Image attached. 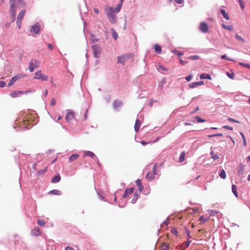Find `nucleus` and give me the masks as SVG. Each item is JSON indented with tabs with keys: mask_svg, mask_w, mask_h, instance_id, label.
Wrapping results in <instances>:
<instances>
[{
	"mask_svg": "<svg viewBox=\"0 0 250 250\" xmlns=\"http://www.w3.org/2000/svg\"><path fill=\"white\" fill-rule=\"evenodd\" d=\"M104 12L106 15L109 21L112 24H116L118 21V18L115 12H114L112 7L105 6L104 7Z\"/></svg>",
	"mask_w": 250,
	"mask_h": 250,
	"instance_id": "nucleus-1",
	"label": "nucleus"
},
{
	"mask_svg": "<svg viewBox=\"0 0 250 250\" xmlns=\"http://www.w3.org/2000/svg\"><path fill=\"white\" fill-rule=\"evenodd\" d=\"M92 50L95 58H99L101 57L102 48L99 45L96 44L92 45Z\"/></svg>",
	"mask_w": 250,
	"mask_h": 250,
	"instance_id": "nucleus-2",
	"label": "nucleus"
},
{
	"mask_svg": "<svg viewBox=\"0 0 250 250\" xmlns=\"http://www.w3.org/2000/svg\"><path fill=\"white\" fill-rule=\"evenodd\" d=\"M133 58V54L131 53L125 54L122 55L117 58L118 62L122 64H125V62L128 59H132Z\"/></svg>",
	"mask_w": 250,
	"mask_h": 250,
	"instance_id": "nucleus-3",
	"label": "nucleus"
},
{
	"mask_svg": "<svg viewBox=\"0 0 250 250\" xmlns=\"http://www.w3.org/2000/svg\"><path fill=\"white\" fill-rule=\"evenodd\" d=\"M40 62L37 59H32L29 63V70L30 72L34 71L35 68L38 67L40 65Z\"/></svg>",
	"mask_w": 250,
	"mask_h": 250,
	"instance_id": "nucleus-4",
	"label": "nucleus"
},
{
	"mask_svg": "<svg viewBox=\"0 0 250 250\" xmlns=\"http://www.w3.org/2000/svg\"><path fill=\"white\" fill-rule=\"evenodd\" d=\"M41 26L39 22H36L31 26L30 29V32L33 35H37L39 33L41 30Z\"/></svg>",
	"mask_w": 250,
	"mask_h": 250,
	"instance_id": "nucleus-5",
	"label": "nucleus"
},
{
	"mask_svg": "<svg viewBox=\"0 0 250 250\" xmlns=\"http://www.w3.org/2000/svg\"><path fill=\"white\" fill-rule=\"evenodd\" d=\"M34 79L41 80L42 81H47L48 77L42 74L41 70H38L35 73Z\"/></svg>",
	"mask_w": 250,
	"mask_h": 250,
	"instance_id": "nucleus-6",
	"label": "nucleus"
},
{
	"mask_svg": "<svg viewBox=\"0 0 250 250\" xmlns=\"http://www.w3.org/2000/svg\"><path fill=\"white\" fill-rule=\"evenodd\" d=\"M199 30L203 33H207L208 31V26L207 23L205 22H201L199 26Z\"/></svg>",
	"mask_w": 250,
	"mask_h": 250,
	"instance_id": "nucleus-7",
	"label": "nucleus"
},
{
	"mask_svg": "<svg viewBox=\"0 0 250 250\" xmlns=\"http://www.w3.org/2000/svg\"><path fill=\"white\" fill-rule=\"evenodd\" d=\"M27 91H15L10 93V96L12 98H17L20 97L21 95L23 94L24 93H27Z\"/></svg>",
	"mask_w": 250,
	"mask_h": 250,
	"instance_id": "nucleus-8",
	"label": "nucleus"
},
{
	"mask_svg": "<svg viewBox=\"0 0 250 250\" xmlns=\"http://www.w3.org/2000/svg\"><path fill=\"white\" fill-rule=\"evenodd\" d=\"M21 78L20 75L18 74L12 77L8 84L9 87L12 86L17 80Z\"/></svg>",
	"mask_w": 250,
	"mask_h": 250,
	"instance_id": "nucleus-9",
	"label": "nucleus"
},
{
	"mask_svg": "<svg viewBox=\"0 0 250 250\" xmlns=\"http://www.w3.org/2000/svg\"><path fill=\"white\" fill-rule=\"evenodd\" d=\"M10 12H11V21L14 22L16 19V9H13V6H10Z\"/></svg>",
	"mask_w": 250,
	"mask_h": 250,
	"instance_id": "nucleus-10",
	"label": "nucleus"
},
{
	"mask_svg": "<svg viewBox=\"0 0 250 250\" xmlns=\"http://www.w3.org/2000/svg\"><path fill=\"white\" fill-rule=\"evenodd\" d=\"M238 168L237 174L239 176L242 177L244 173V165L241 163L239 164Z\"/></svg>",
	"mask_w": 250,
	"mask_h": 250,
	"instance_id": "nucleus-11",
	"label": "nucleus"
},
{
	"mask_svg": "<svg viewBox=\"0 0 250 250\" xmlns=\"http://www.w3.org/2000/svg\"><path fill=\"white\" fill-rule=\"evenodd\" d=\"M74 117V113L72 111H69L66 113L65 119L67 122H70Z\"/></svg>",
	"mask_w": 250,
	"mask_h": 250,
	"instance_id": "nucleus-12",
	"label": "nucleus"
},
{
	"mask_svg": "<svg viewBox=\"0 0 250 250\" xmlns=\"http://www.w3.org/2000/svg\"><path fill=\"white\" fill-rule=\"evenodd\" d=\"M136 184L139 188L138 189L140 192H142L144 190V188L143 186L141 180L139 179H138L136 181Z\"/></svg>",
	"mask_w": 250,
	"mask_h": 250,
	"instance_id": "nucleus-13",
	"label": "nucleus"
},
{
	"mask_svg": "<svg viewBox=\"0 0 250 250\" xmlns=\"http://www.w3.org/2000/svg\"><path fill=\"white\" fill-rule=\"evenodd\" d=\"M123 104V103L119 100H116L113 102V107L115 109L117 107L122 106Z\"/></svg>",
	"mask_w": 250,
	"mask_h": 250,
	"instance_id": "nucleus-14",
	"label": "nucleus"
},
{
	"mask_svg": "<svg viewBox=\"0 0 250 250\" xmlns=\"http://www.w3.org/2000/svg\"><path fill=\"white\" fill-rule=\"evenodd\" d=\"M31 234L33 236H39L41 234V231L39 228H35L31 230Z\"/></svg>",
	"mask_w": 250,
	"mask_h": 250,
	"instance_id": "nucleus-15",
	"label": "nucleus"
},
{
	"mask_svg": "<svg viewBox=\"0 0 250 250\" xmlns=\"http://www.w3.org/2000/svg\"><path fill=\"white\" fill-rule=\"evenodd\" d=\"M25 10H21L19 13V14L18 15V17H17V20L18 21H22L24 15H25Z\"/></svg>",
	"mask_w": 250,
	"mask_h": 250,
	"instance_id": "nucleus-16",
	"label": "nucleus"
},
{
	"mask_svg": "<svg viewBox=\"0 0 250 250\" xmlns=\"http://www.w3.org/2000/svg\"><path fill=\"white\" fill-rule=\"evenodd\" d=\"M61 179V176L59 174L54 176L53 178L51 180V182L52 183H57L60 181Z\"/></svg>",
	"mask_w": 250,
	"mask_h": 250,
	"instance_id": "nucleus-17",
	"label": "nucleus"
},
{
	"mask_svg": "<svg viewBox=\"0 0 250 250\" xmlns=\"http://www.w3.org/2000/svg\"><path fill=\"white\" fill-rule=\"evenodd\" d=\"M140 126L141 122L138 119H137L135 121V124L134 125V130L136 132L139 131V129L140 128Z\"/></svg>",
	"mask_w": 250,
	"mask_h": 250,
	"instance_id": "nucleus-18",
	"label": "nucleus"
},
{
	"mask_svg": "<svg viewBox=\"0 0 250 250\" xmlns=\"http://www.w3.org/2000/svg\"><path fill=\"white\" fill-rule=\"evenodd\" d=\"M200 78L201 79H207V80H211V77L209 74L207 73H203L200 75Z\"/></svg>",
	"mask_w": 250,
	"mask_h": 250,
	"instance_id": "nucleus-19",
	"label": "nucleus"
},
{
	"mask_svg": "<svg viewBox=\"0 0 250 250\" xmlns=\"http://www.w3.org/2000/svg\"><path fill=\"white\" fill-rule=\"evenodd\" d=\"M222 26L224 29L228 30L229 31H232L233 30V27L232 25H227L223 23Z\"/></svg>",
	"mask_w": 250,
	"mask_h": 250,
	"instance_id": "nucleus-20",
	"label": "nucleus"
},
{
	"mask_svg": "<svg viewBox=\"0 0 250 250\" xmlns=\"http://www.w3.org/2000/svg\"><path fill=\"white\" fill-rule=\"evenodd\" d=\"M220 12H221V14L222 15V16H223V17L225 19H226L227 20H229V17L228 14L225 11V10L221 9Z\"/></svg>",
	"mask_w": 250,
	"mask_h": 250,
	"instance_id": "nucleus-21",
	"label": "nucleus"
},
{
	"mask_svg": "<svg viewBox=\"0 0 250 250\" xmlns=\"http://www.w3.org/2000/svg\"><path fill=\"white\" fill-rule=\"evenodd\" d=\"M122 7V3H119L116 7L113 8L114 12L118 13L120 12Z\"/></svg>",
	"mask_w": 250,
	"mask_h": 250,
	"instance_id": "nucleus-22",
	"label": "nucleus"
},
{
	"mask_svg": "<svg viewBox=\"0 0 250 250\" xmlns=\"http://www.w3.org/2000/svg\"><path fill=\"white\" fill-rule=\"evenodd\" d=\"M79 157V154H72L71 155L69 158V161L70 162H73L76 160H77Z\"/></svg>",
	"mask_w": 250,
	"mask_h": 250,
	"instance_id": "nucleus-23",
	"label": "nucleus"
},
{
	"mask_svg": "<svg viewBox=\"0 0 250 250\" xmlns=\"http://www.w3.org/2000/svg\"><path fill=\"white\" fill-rule=\"evenodd\" d=\"M232 192L234 194V196L236 197H238V195L237 191V187L235 185H232L231 187Z\"/></svg>",
	"mask_w": 250,
	"mask_h": 250,
	"instance_id": "nucleus-24",
	"label": "nucleus"
},
{
	"mask_svg": "<svg viewBox=\"0 0 250 250\" xmlns=\"http://www.w3.org/2000/svg\"><path fill=\"white\" fill-rule=\"evenodd\" d=\"M111 33L112 34V37L114 38V40H117L118 38V35L117 32L113 29H111Z\"/></svg>",
	"mask_w": 250,
	"mask_h": 250,
	"instance_id": "nucleus-25",
	"label": "nucleus"
},
{
	"mask_svg": "<svg viewBox=\"0 0 250 250\" xmlns=\"http://www.w3.org/2000/svg\"><path fill=\"white\" fill-rule=\"evenodd\" d=\"M154 50H155V51L157 53V54H160L162 52V49H161V46L158 45V44H155L154 45Z\"/></svg>",
	"mask_w": 250,
	"mask_h": 250,
	"instance_id": "nucleus-26",
	"label": "nucleus"
},
{
	"mask_svg": "<svg viewBox=\"0 0 250 250\" xmlns=\"http://www.w3.org/2000/svg\"><path fill=\"white\" fill-rule=\"evenodd\" d=\"M84 156H88L91 158H94L95 157V154L93 152L90 151H85L84 153Z\"/></svg>",
	"mask_w": 250,
	"mask_h": 250,
	"instance_id": "nucleus-27",
	"label": "nucleus"
},
{
	"mask_svg": "<svg viewBox=\"0 0 250 250\" xmlns=\"http://www.w3.org/2000/svg\"><path fill=\"white\" fill-rule=\"evenodd\" d=\"M138 197H139V194L138 193H137V192H135L134 193V196H133V198L131 201V203L132 204H135V202L137 201V199H138Z\"/></svg>",
	"mask_w": 250,
	"mask_h": 250,
	"instance_id": "nucleus-28",
	"label": "nucleus"
},
{
	"mask_svg": "<svg viewBox=\"0 0 250 250\" xmlns=\"http://www.w3.org/2000/svg\"><path fill=\"white\" fill-rule=\"evenodd\" d=\"M49 193H51L52 194L56 195H59L61 194V191L58 189H53L51 190L49 192Z\"/></svg>",
	"mask_w": 250,
	"mask_h": 250,
	"instance_id": "nucleus-29",
	"label": "nucleus"
},
{
	"mask_svg": "<svg viewBox=\"0 0 250 250\" xmlns=\"http://www.w3.org/2000/svg\"><path fill=\"white\" fill-rule=\"evenodd\" d=\"M47 171V167L42 170H39L37 172V174L38 175H43Z\"/></svg>",
	"mask_w": 250,
	"mask_h": 250,
	"instance_id": "nucleus-30",
	"label": "nucleus"
},
{
	"mask_svg": "<svg viewBox=\"0 0 250 250\" xmlns=\"http://www.w3.org/2000/svg\"><path fill=\"white\" fill-rule=\"evenodd\" d=\"M219 176L221 178L223 179L226 178V174L225 171L224 169L221 170L220 173L219 174Z\"/></svg>",
	"mask_w": 250,
	"mask_h": 250,
	"instance_id": "nucleus-31",
	"label": "nucleus"
},
{
	"mask_svg": "<svg viewBox=\"0 0 250 250\" xmlns=\"http://www.w3.org/2000/svg\"><path fill=\"white\" fill-rule=\"evenodd\" d=\"M185 152H182L179 158V161L180 162H182L184 161L185 159Z\"/></svg>",
	"mask_w": 250,
	"mask_h": 250,
	"instance_id": "nucleus-32",
	"label": "nucleus"
},
{
	"mask_svg": "<svg viewBox=\"0 0 250 250\" xmlns=\"http://www.w3.org/2000/svg\"><path fill=\"white\" fill-rule=\"evenodd\" d=\"M197 82L191 83L188 84V86L191 88H193L198 86Z\"/></svg>",
	"mask_w": 250,
	"mask_h": 250,
	"instance_id": "nucleus-33",
	"label": "nucleus"
},
{
	"mask_svg": "<svg viewBox=\"0 0 250 250\" xmlns=\"http://www.w3.org/2000/svg\"><path fill=\"white\" fill-rule=\"evenodd\" d=\"M200 57L198 55H193L190 56L188 58L190 60H196L199 59Z\"/></svg>",
	"mask_w": 250,
	"mask_h": 250,
	"instance_id": "nucleus-34",
	"label": "nucleus"
},
{
	"mask_svg": "<svg viewBox=\"0 0 250 250\" xmlns=\"http://www.w3.org/2000/svg\"><path fill=\"white\" fill-rule=\"evenodd\" d=\"M168 249L169 247L166 243H164L161 247L160 250H168Z\"/></svg>",
	"mask_w": 250,
	"mask_h": 250,
	"instance_id": "nucleus-35",
	"label": "nucleus"
},
{
	"mask_svg": "<svg viewBox=\"0 0 250 250\" xmlns=\"http://www.w3.org/2000/svg\"><path fill=\"white\" fill-rule=\"evenodd\" d=\"M238 64L240 66H244L246 68H249L250 69V64H248L246 63H244V62H239Z\"/></svg>",
	"mask_w": 250,
	"mask_h": 250,
	"instance_id": "nucleus-36",
	"label": "nucleus"
},
{
	"mask_svg": "<svg viewBox=\"0 0 250 250\" xmlns=\"http://www.w3.org/2000/svg\"><path fill=\"white\" fill-rule=\"evenodd\" d=\"M195 118L196 119V120L198 123H203V122H205V120L204 119H202V118L200 116H195Z\"/></svg>",
	"mask_w": 250,
	"mask_h": 250,
	"instance_id": "nucleus-37",
	"label": "nucleus"
},
{
	"mask_svg": "<svg viewBox=\"0 0 250 250\" xmlns=\"http://www.w3.org/2000/svg\"><path fill=\"white\" fill-rule=\"evenodd\" d=\"M221 58L222 59L227 60L229 61H232V62L234 61V60H233L232 59H230L229 57H228L227 55H226V54L222 55L221 57Z\"/></svg>",
	"mask_w": 250,
	"mask_h": 250,
	"instance_id": "nucleus-38",
	"label": "nucleus"
},
{
	"mask_svg": "<svg viewBox=\"0 0 250 250\" xmlns=\"http://www.w3.org/2000/svg\"><path fill=\"white\" fill-rule=\"evenodd\" d=\"M125 192L127 193V194H131L133 191H134V188H127L125 190Z\"/></svg>",
	"mask_w": 250,
	"mask_h": 250,
	"instance_id": "nucleus-39",
	"label": "nucleus"
},
{
	"mask_svg": "<svg viewBox=\"0 0 250 250\" xmlns=\"http://www.w3.org/2000/svg\"><path fill=\"white\" fill-rule=\"evenodd\" d=\"M237 0L240 4L241 8L242 9H244L245 8V2L243 1L242 0Z\"/></svg>",
	"mask_w": 250,
	"mask_h": 250,
	"instance_id": "nucleus-40",
	"label": "nucleus"
},
{
	"mask_svg": "<svg viewBox=\"0 0 250 250\" xmlns=\"http://www.w3.org/2000/svg\"><path fill=\"white\" fill-rule=\"evenodd\" d=\"M157 167H158V164H154V165L153 167V170H152V171H153L152 174H153V175L156 174Z\"/></svg>",
	"mask_w": 250,
	"mask_h": 250,
	"instance_id": "nucleus-41",
	"label": "nucleus"
},
{
	"mask_svg": "<svg viewBox=\"0 0 250 250\" xmlns=\"http://www.w3.org/2000/svg\"><path fill=\"white\" fill-rule=\"evenodd\" d=\"M218 213V211L215 210H209V213L210 216H215Z\"/></svg>",
	"mask_w": 250,
	"mask_h": 250,
	"instance_id": "nucleus-42",
	"label": "nucleus"
},
{
	"mask_svg": "<svg viewBox=\"0 0 250 250\" xmlns=\"http://www.w3.org/2000/svg\"><path fill=\"white\" fill-rule=\"evenodd\" d=\"M226 74L228 76V77L231 79H233L234 78L235 74L233 72H231L230 73L229 72H227Z\"/></svg>",
	"mask_w": 250,
	"mask_h": 250,
	"instance_id": "nucleus-43",
	"label": "nucleus"
},
{
	"mask_svg": "<svg viewBox=\"0 0 250 250\" xmlns=\"http://www.w3.org/2000/svg\"><path fill=\"white\" fill-rule=\"evenodd\" d=\"M235 38L237 40L242 42H245V40L241 37H240L237 34L235 35Z\"/></svg>",
	"mask_w": 250,
	"mask_h": 250,
	"instance_id": "nucleus-44",
	"label": "nucleus"
},
{
	"mask_svg": "<svg viewBox=\"0 0 250 250\" xmlns=\"http://www.w3.org/2000/svg\"><path fill=\"white\" fill-rule=\"evenodd\" d=\"M173 52L175 54H176L179 57L182 56L184 55V53L182 52L179 51H177L175 50H173Z\"/></svg>",
	"mask_w": 250,
	"mask_h": 250,
	"instance_id": "nucleus-45",
	"label": "nucleus"
},
{
	"mask_svg": "<svg viewBox=\"0 0 250 250\" xmlns=\"http://www.w3.org/2000/svg\"><path fill=\"white\" fill-rule=\"evenodd\" d=\"M146 178H147L148 179L152 180L154 178V176L153 174L148 172L146 176Z\"/></svg>",
	"mask_w": 250,
	"mask_h": 250,
	"instance_id": "nucleus-46",
	"label": "nucleus"
},
{
	"mask_svg": "<svg viewBox=\"0 0 250 250\" xmlns=\"http://www.w3.org/2000/svg\"><path fill=\"white\" fill-rule=\"evenodd\" d=\"M37 224L41 226H43L45 225V222L42 220H38L37 221Z\"/></svg>",
	"mask_w": 250,
	"mask_h": 250,
	"instance_id": "nucleus-47",
	"label": "nucleus"
},
{
	"mask_svg": "<svg viewBox=\"0 0 250 250\" xmlns=\"http://www.w3.org/2000/svg\"><path fill=\"white\" fill-rule=\"evenodd\" d=\"M210 154L211 155V158L214 160H217L219 158L217 154H214L213 152H211Z\"/></svg>",
	"mask_w": 250,
	"mask_h": 250,
	"instance_id": "nucleus-48",
	"label": "nucleus"
},
{
	"mask_svg": "<svg viewBox=\"0 0 250 250\" xmlns=\"http://www.w3.org/2000/svg\"><path fill=\"white\" fill-rule=\"evenodd\" d=\"M16 0H10V2L11 3V6H13V9H16V6L15 5Z\"/></svg>",
	"mask_w": 250,
	"mask_h": 250,
	"instance_id": "nucleus-49",
	"label": "nucleus"
},
{
	"mask_svg": "<svg viewBox=\"0 0 250 250\" xmlns=\"http://www.w3.org/2000/svg\"><path fill=\"white\" fill-rule=\"evenodd\" d=\"M223 135L222 133H218V134H215L213 135H208V138L213 137H217V136H222Z\"/></svg>",
	"mask_w": 250,
	"mask_h": 250,
	"instance_id": "nucleus-50",
	"label": "nucleus"
},
{
	"mask_svg": "<svg viewBox=\"0 0 250 250\" xmlns=\"http://www.w3.org/2000/svg\"><path fill=\"white\" fill-rule=\"evenodd\" d=\"M222 128H225V129H229V130H233V127H232L231 126H229V125H227L222 126Z\"/></svg>",
	"mask_w": 250,
	"mask_h": 250,
	"instance_id": "nucleus-51",
	"label": "nucleus"
},
{
	"mask_svg": "<svg viewBox=\"0 0 250 250\" xmlns=\"http://www.w3.org/2000/svg\"><path fill=\"white\" fill-rule=\"evenodd\" d=\"M228 120L230 122H231L232 123H239V121L236 120H235L234 119H232V118H228Z\"/></svg>",
	"mask_w": 250,
	"mask_h": 250,
	"instance_id": "nucleus-52",
	"label": "nucleus"
},
{
	"mask_svg": "<svg viewBox=\"0 0 250 250\" xmlns=\"http://www.w3.org/2000/svg\"><path fill=\"white\" fill-rule=\"evenodd\" d=\"M192 78V74H190L187 77H186V80L188 81V82H189L190 81Z\"/></svg>",
	"mask_w": 250,
	"mask_h": 250,
	"instance_id": "nucleus-53",
	"label": "nucleus"
},
{
	"mask_svg": "<svg viewBox=\"0 0 250 250\" xmlns=\"http://www.w3.org/2000/svg\"><path fill=\"white\" fill-rule=\"evenodd\" d=\"M24 125H27V126H24L23 128H25L26 129H28V128H29L30 127H31L32 126V125H30V127L29 126V125H27V124H28V121H24Z\"/></svg>",
	"mask_w": 250,
	"mask_h": 250,
	"instance_id": "nucleus-54",
	"label": "nucleus"
},
{
	"mask_svg": "<svg viewBox=\"0 0 250 250\" xmlns=\"http://www.w3.org/2000/svg\"><path fill=\"white\" fill-rule=\"evenodd\" d=\"M6 83L3 81H0V87H3L5 86Z\"/></svg>",
	"mask_w": 250,
	"mask_h": 250,
	"instance_id": "nucleus-55",
	"label": "nucleus"
},
{
	"mask_svg": "<svg viewBox=\"0 0 250 250\" xmlns=\"http://www.w3.org/2000/svg\"><path fill=\"white\" fill-rule=\"evenodd\" d=\"M190 243V240H188L187 242H186V245L185 246H183V249H186L187 248H188V246L189 245Z\"/></svg>",
	"mask_w": 250,
	"mask_h": 250,
	"instance_id": "nucleus-56",
	"label": "nucleus"
},
{
	"mask_svg": "<svg viewBox=\"0 0 250 250\" xmlns=\"http://www.w3.org/2000/svg\"><path fill=\"white\" fill-rule=\"evenodd\" d=\"M159 68L160 69H161L162 70H164V71H167L168 70V69L167 68L165 67L163 65H159Z\"/></svg>",
	"mask_w": 250,
	"mask_h": 250,
	"instance_id": "nucleus-57",
	"label": "nucleus"
},
{
	"mask_svg": "<svg viewBox=\"0 0 250 250\" xmlns=\"http://www.w3.org/2000/svg\"><path fill=\"white\" fill-rule=\"evenodd\" d=\"M21 21H22L17 20V24L19 29L21 28Z\"/></svg>",
	"mask_w": 250,
	"mask_h": 250,
	"instance_id": "nucleus-58",
	"label": "nucleus"
},
{
	"mask_svg": "<svg viewBox=\"0 0 250 250\" xmlns=\"http://www.w3.org/2000/svg\"><path fill=\"white\" fill-rule=\"evenodd\" d=\"M171 232L173 233V234H175V235H177V229L174 228H173L171 229Z\"/></svg>",
	"mask_w": 250,
	"mask_h": 250,
	"instance_id": "nucleus-59",
	"label": "nucleus"
},
{
	"mask_svg": "<svg viewBox=\"0 0 250 250\" xmlns=\"http://www.w3.org/2000/svg\"><path fill=\"white\" fill-rule=\"evenodd\" d=\"M179 62H180V64H181L182 65H184L188 63L187 61H185L183 60L182 59H180L179 60Z\"/></svg>",
	"mask_w": 250,
	"mask_h": 250,
	"instance_id": "nucleus-60",
	"label": "nucleus"
},
{
	"mask_svg": "<svg viewBox=\"0 0 250 250\" xmlns=\"http://www.w3.org/2000/svg\"><path fill=\"white\" fill-rule=\"evenodd\" d=\"M186 234H187V237L188 238H190L191 236L190 235V231H189V230L188 229H186Z\"/></svg>",
	"mask_w": 250,
	"mask_h": 250,
	"instance_id": "nucleus-61",
	"label": "nucleus"
},
{
	"mask_svg": "<svg viewBox=\"0 0 250 250\" xmlns=\"http://www.w3.org/2000/svg\"><path fill=\"white\" fill-rule=\"evenodd\" d=\"M56 104V101L55 99H52L51 101L50 104L52 106H54Z\"/></svg>",
	"mask_w": 250,
	"mask_h": 250,
	"instance_id": "nucleus-62",
	"label": "nucleus"
},
{
	"mask_svg": "<svg viewBox=\"0 0 250 250\" xmlns=\"http://www.w3.org/2000/svg\"><path fill=\"white\" fill-rule=\"evenodd\" d=\"M47 46H48V49H50V50H53V45L51 44L48 43L47 44Z\"/></svg>",
	"mask_w": 250,
	"mask_h": 250,
	"instance_id": "nucleus-63",
	"label": "nucleus"
},
{
	"mask_svg": "<svg viewBox=\"0 0 250 250\" xmlns=\"http://www.w3.org/2000/svg\"><path fill=\"white\" fill-rule=\"evenodd\" d=\"M65 250H74L73 248H72V247H69V246H67L65 248Z\"/></svg>",
	"mask_w": 250,
	"mask_h": 250,
	"instance_id": "nucleus-64",
	"label": "nucleus"
}]
</instances>
